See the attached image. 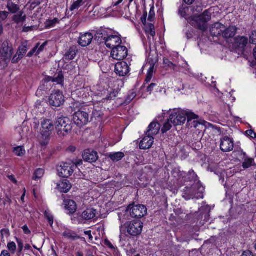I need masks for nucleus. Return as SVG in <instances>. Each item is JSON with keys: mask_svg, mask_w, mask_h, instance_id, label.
Returning <instances> with one entry per match:
<instances>
[{"mask_svg": "<svg viewBox=\"0 0 256 256\" xmlns=\"http://www.w3.org/2000/svg\"><path fill=\"white\" fill-rule=\"evenodd\" d=\"M13 152L16 156H22L24 154L26 151L22 146H20L14 148Z\"/></svg>", "mask_w": 256, "mask_h": 256, "instance_id": "obj_36", "label": "nucleus"}, {"mask_svg": "<svg viewBox=\"0 0 256 256\" xmlns=\"http://www.w3.org/2000/svg\"><path fill=\"white\" fill-rule=\"evenodd\" d=\"M148 128L146 134H149L153 136L158 133L160 128V126L158 123L153 122L150 124Z\"/></svg>", "mask_w": 256, "mask_h": 256, "instance_id": "obj_21", "label": "nucleus"}, {"mask_svg": "<svg viewBox=\"0 0 256 256\" xmlns=\"http://www.w3.org/2000/svg\"><path fill=\"white\" fill-rule=\"evenodd\" d=\"M179 14L182 17H184L186 15V8L183 6L180 8L178 10Z\"/></svg>", "mask_w": 256, "mask_h": 256, "instance_id": "obj_49", "label": "nucleus"}, {"mask_svg": "<svg viewBox=\"0 0 256 256\" xmlns=\"http://www.w3.org/2000/svg\"><path fill=\"white\" fill-rule=\"evenodd\" d=\"M197 175L194 172V170H192L189 171L186 180L188 181H196L197 179Z\"/></svg>", "mask_w": 256, "mask_h": 256, "instance_id": "obj_40", "label": "nucleus"}, {"mask_svg": "<svg viewBox=\"0 0 256 256\" xmlns=\"http://www.w3.org/2000/svg\"><path fill=\"white\" fill-rule=\"evenodd\" d=\"M62 236L72 240H74L76 239L80 238V236H78L75 232L68 230L62 233Z\"/></svg>", "mask_w": 256, "mask_h": 256, "instance_id": "obj_29", "label": "nucleus"}, {"mask_svg": "<svg viewBox=\"0 0 256 256\" xmlns=\"http://www.w3.org/2000/svg\"><path fill=\"white\" fill-rule=\"evenodd\" d=\"M28 50L27 43H22L18 48L17 52V54L19 56V58H23Z\"/></svg>", "mask_w": 256, "mask_h": 256, "instance_id": "obj_28", "label": "nucleus"}, {"mask_svg": "<svg viewBox=\"0 0 256 256\" xmlns=\"http://www.w3.org/2000/svg\"><path fill=\"white\" fill-rule=\"evenodd\" d=\"M124 156V154L122 152H118L112 154H110L109 155L110 158L114 162H118L121 160Z\"/></svg>", "mask_w": 256, "mask_h": 256, "instance_id": "obj_31", "label": "nucleus"}, {"mask_svg": "<svg viewBox=\"0 0 256 256\" xmlns=\"http://www.w3.org/2000/svg\"><path fill=\"white\" fill-rule=\"evenodd\" d=\"M146 17H147V12H144L143 15L142 16L141 18V21L142 23V24L144 26H146Z\"/></svg>", "mask_w": 256, "mask_h": 256, "instance_id": "obj_51", "label": "nucleus"}, {"mask_svg": "<svg viewBox=\"0 0 256 256\" xmlns=\"http://www.w3.org/2000/svg\"><path fill=\"white\" fill-rule=\"evenodd\" d=\"M76 166L74 162H65L58 167V172L60 176L68 178L73 174Z\"/></svg>", "mask_w": 256, "mask_h": 256, "instance_id": "obj_7", "label": "nucleus"}, {"mask_svg": "<svg viewBox=\"0 0 256 256\" xmlns=\"http://www.w3.org/2000/svg\"><path fill=\"white\" fill-rule=\"evenodd\" d=\"M40 124V142L42 145L45 146L48 144L50 136L54 130V124L52 120L46 118L41 119Z\"/></svg>", "mask_w": 256, "mask_h": 256, "instance_id": "obj_3", "label": "nucleus"}, {"mask_svg": "<svg viewBox=\"0 0 256 256\" xmlns=\"http://www.w3.org/2000/svg\"><path fill=\"white\" fill-rule=\"evenodd\" d=\"M93 38L92 34L90 32L80 34L78 43L82 46H87L91 44Z\"/></svg>", "mask_w": 256, "mask_h": 256, "instance_id": "obj_16", "label": "nucleus"}, {"mask_svg": "<svg viewBox=\"0 0 256 256\" xmlns=\"http://www.w3.org/2000/svg\"><path fill=\"white\" fill-rule=\"evenodd\" d=\"M78 52V50L76 46H70L64 54L66 60H70L74 59Z\"/></svg>", "mask_w": 256, "mask_h": 256, "instance_id": "obj_26", "label": "nucleus"}, {"mask_svg": "<svg viewBox=\"0 0 256 256\" xmlns=\"http://www.w3.org/2000/svg\"><path fill=\"white\" fill-rule=\"evenodd\" d=\"M35 28L34 26H24L23 28L22 32H28L30 31H32L34 30V28Z\"/></svg>", "mask_w": 256, "mask_h": 256, "instance_id": "obj_58", "label": "nucleus"}, {"mask_svg": "<svg viewBox=\"0 0 256 256\" xmlns=\"http://www.w3.org/2000/svg\"><path fill=\"white\" fill-rule=\"evenodd\" d=\"M58 190L64 193H67L72 188V184L67 180L62 181L57 186Z\"/></svg>", "mask_w": 256, "mask_h": 256, "instance_id": "obj_24", "label": "nucleus"}, {"mask_svg": "<svg viewBox=\"0 0 256 256\" xmlns=\"http://www.w3.org/2000/svg\"><path fill=\"white\" fill-rule=\"evenodd\" d=\"M7 8L12 14H15L20 9L19 6L14 3L12 0H8L6 6Z\"/></svg>", "mask_w": 256, "mask_h": 256, "instance_id": "obj_27", "label": "nucleus"}, {"mask_svg": "<svg viewBox=\"0 0 256 256\" xmlns=\"http://www.w3.org/2000/svg\"><path fill=\"white\" fill-rule=\"evenodd\" d=\"M18 246V252H21L23 249V244L21 240H17Z\"/></svg>", "mask_w": 256, "mask_h": 256, "instance_id": "obj_56", "label": "nucleus"}, {"mask_svg": "<svg viewBox=\"0 0 256 256\" xmlns=\"http://www.w3.org/2000/svg\"><path fill=\"white\" fill-rule=\"evenodd\" d=\"M65 208L68 212L69 214H74L77 210L76 202L71 200H66L64 201Z\"/></svg>", "mask_w": 256, "mask_h": 256, "instance_id": "obj_22", "label": "nucleus"}, {"mask_svg": "<svg viewBox=\"0 0 256 256\" xmlns=\"http://www.w3.org/2000/svg\"><path fill=\"white\" fill-rule=\"evenodd\" d=\"M39 124H40L39 121L37 119L35 118L34 120V128L35 130H38V128Z\"/></svg>", "mask_w": 256, "mask_h": 256, "instance_id": "obj_61", "label": "nucleus"}, {"mask_svg": "<svg viewBox=\"0 0 256 256\" xmlns=\"http://www.w3.org/2000/svg\"><path fill=\"white\" fill-rule=\"evenodd\" d=\"M22 229L23 230L24 233L26 234H29L31 233V232L30 230L26 225L24 226Z\"/></svg>", "mask_w": 256, "mask_h": 256, "instance_id": "obj_59", "label": "nucleus"}, {"mask_svg": "<svg viewBox=\"0 0 256 256\" xmlns=\"http://www.w3.org/2000/svg\"><path fill=\"white\" fill-rule=\"evenodd\" d=\"M126 211L129 212L132 218H142L147 214V208L142 204H130Z\"/></svg>", "mask_w": 256, "mask_h": 256, "instance_id": "obj_6", "label": "nucleus"}, {"mask_svg": "<svg viewBox=\"0 0 256 256\" xmlns=\"http://www.w3.org/2000/svg\"><path fill=\"white\" fill-rule=\"evenodd\" d=\"M84 234L86 236H88V238L90 240H93V236H92L91 234V231L88 230V231H85L84 232Z\"/></svg>", "mask_w": 256, "mask_h": 256, "instance_id": "obj_62", "label": "nucleus"}, {"mask_svg": "<svg viewBox=\"0 0 256 256\" xmlns=\"http://www.w3.org/2000/svg\"><path fill=\"white\" fill-rule=\"evenodd\" d=\"M249 42L252 44H256V30H252L248 34Z\"/></svg>", "mask_w": 256, "mask_h": 256, "instance_id": "obj_38", "label": "nucleus"}, {"mask_svg": "<svg viewBox=\"0 0 256 256\" xmlns=\"http://www.w3.org/2000/svg\"><path fill=\"white\" fill-rule=\"evenodd\" d=\"M0 256H10L9 252L8 250H4L2 252Z\"/></svg>", "mask_w": 256, "mask_h": 256, "instance_id": "obj_64", "label": "nucleus"}, {"mask_svg": "<svg viewBox=\"0 0 256 256\" xmlns=\"http://www.w3.org/2000/svg\"><path fill=\"white\" fill-rule=\"evenodd\" d=\"M204 190V188L198 182L191 187H186L184 190L182 197L186 200L202 198Z\"/></svg>", "mask_w": 256, "mask_h": 256, "instance_id": "obj_5", "label": "nucleus"}, {"mask_svg": "<svg viewBox=\"0 0 256 256\" xmlns=\"http://www.w3.org/2000/svg\"><path fill=\"white\" fill-rule=\"evenodd\" d=\"M128 54V48L122 46H119L114 48L111 52L112 57L116 60H122L126 58Z\"/></svg>", "mask_w": 256, "mask_h": 256, "instance_id": "obj_12", "label": "nucleus"}, {"mask_svg": "<svg viewBox=\"0 0 256 256\" xmlns=\"http://www.w3.org/2000/svg\"><path fill=\"white\" fill-rule=\"evenodd\" d=\"M0 232L2 237L4 236L8 237L10 236V230L8 229H2Z\"/></svg>", "mask_w": 256, "mask_h": 256, "instance_id": "obj_50", "label": "nucleus"}, {"mask_svg": "<svg viewBox=\"0 0 256 256\" xmlns=\"http://www.w3.org/2000/svg\"><path fill=\"white\" fill-rule=\"evenodd\" d=\"M84 0H78L74 2L70 8V11H73L76 9H78L82 4Z\"/></svg>", "mask_w": 256, "mask_h": 256, "instance_id": "obj_41", "label": "nucleus"}, {"mask_svg": "<svg viewBox=\"0 0 256 256\" xmlns=\"http://www.w3.org/2000/svg\"><path fill=\"white\" fill-rule=\"evenodd\" d=\"M44 170L42 168H38L34 174L32 179L34 180H37L41 178L44 176Z\"/></svg>", "mask_w": 256, "mask_h": 256, "instance_id": "obj_33", "label": "nucleus"}, {"mask_svg": "<svg viewBox=\"0 0 256 256\" xmlns=\"http://www.w3.org/2000/svg\"><path fill=\"white\" fill-rule=\"evenodd\" d=\"M44 216L46 218L50 224L52 226L54 224V218L52 215L48 211H46Z\"/></svg>", "mask_w": 256, "mask_h": 256, "instance_id": "obj_44", "label": "nucleus"}, {"mask_svg": "<svg viewBox=\"0 0 256 256\" xmlns=\"http://www.w3.org/2000/svg\"><path fill=\"white\" fill-rule=\"evenodd\" d=\"M224 26L221 23L216 22L212 24L210 29V32L212 36L218 37L222 36Z\"/></svg>", "mask_w": 256, "mask_h": 256, "instance_id": "obj_17", "label": "nucleus"}, {"mask_svg": "<svg viewBox=\"0 0 256 256\" xmlns=\"http://www.w3.org/2000/svg\"><path fill=\"white\" fill-rule=\"evenodd\" d=\"M96 210L94 208H87L82 214V217L85 220H90L96 216Z\"/></svg>", "mask_w": 256, "mask_h": 256, "instance_id": "obj_25", "label": "nucleus"}, {"mask_svg": "<svg viewBox=\"0 0 256 256\" xmlns=\"http://www.w3.org/2000/svg\"><path fill=\"white\" fill-rule=\"evenodd\" d=\"M143 224L140 220L132 221L126 226L128 232L132 236H136L140 234Z\"/></svg>", "mask_w": 256, "mask_h": 256, "instance_id": "obj_10", "label": "nucleus"}, {"mask_svg": "<svg viewBox=\"0 0 256 256\" xmlns=\"http://www.w3.org/2000/svg\"><path fill=\"white\" fill-rule=\"evenodd\" d=\"M26 18V16L22 12H19L18 14L14 15L13 18L14 21L18 24L23 23Z\"/></svg>", "mask_w": 256, "mask_h": 256, "instance_id": "obj_30", "label": "nucleus"}, {"mask_svg": "<svg viewBox=\"0 0 256 256\" xmlns=\"http://www.w3.org/2000/svg\"><path fill=\"white\" fill-rule=\"evenodd\" d=\"M211 18L210 10H206L200 15L194 16L190 24L193 26L204 32L207 30V22L210 20Z\"/></svg>", "mask_w": 256, "mask_h": 256, "instance_id": "obj_4", "label": "nucleus"}, {"mask_svg": "<svg viewBox=\"0 0 256 256\" xmlns=\"http://www.w3.org/2000/svg\"><path fill=\"white\" fill-rule=\"evenodd\" d=\"M118 92H111L110 94V96L106 98L107 100H113L114 98H116L117 96Z\"/></svg>", "mask_w": 256, "mask_h": 256, "instance_id": "obj_52", "label": "nucleus"}, {"mask_svg": "<svg viewBox=\"0 0 256 256\" xmlns=\"http://www.w3.org/2000/svg\"><path fill=\"white\" fill-rule=\"evenodd\" d=\"M164 64L166 66L172 69H174L176 66V65L175 64H173L172 62H170L168 59L166 58H164Z\"/></svg>", "mask_w": 256, "mask_h": 256, "instance_id": "obj_45", "label": "nucleus"}, {"mask_svg": "<svg viewBox=\"0 0 256 256\" xmlns=\"http://www.w3.org/2000/svg\"><path fill=\"white\" fill-rule=\"evenodd\" d=\"M154 138L152 136L146 134L140 144V148L142 150H146L150 148L154 143Z\"/></svg>", "mask_w": 256, "mask_h": 256, "instance_id": "obj_19", "label": "nucleus"}, {"mask_svg": "<svg viewBox=\"0 0 256 256\" xmlns=\"http://www.w3.org/2000/svg\"><path fill=\"white\" fill-rule=\"evenodd\" d=\"M242 256H254V255L250 251L248 250L244 252Z\"/></svg>", "mask_w": 256, "mask_h": 256, "instance_id": "obj_63", "label": "nucleus"}, {"mask_svg": "<svg viewBox=\"0 0 256 256\" xmlns=\"http://www.w3.org/2000/svg\"><path fill=\"white\" fill-rule=\"evenodd\" d=\"M254 162V160L252 158H248L244 156L242 166L244 168H248L251 166Z\"/></svg>", "mask_w": 256, "mask_h": 256, "instance_id": "obj_34", "label": "nucleus"}, {"mask_svg": "<svg viewBox=\"0 0 256 256\" xmlns=\"http://www.w3.org/2000/svg\"><path fill=\"white\" fill-rule=\"evenodd\" d=\"M50 80L52 82H56L58 84H60L64 81V76L62 74L59 73L57 76H55L54 77L50 78Z\"/></svg>", "mask_w": 256, "mask_h": 256, "instance_id": "obj_35", "label": "nucleus"}, {"mask_svg": "<svg viewBox=\"0 0 256 256\" xmlns=\"http://www.w3.org/2000/svg\"><path fill=\"white\" fill-rule=\"evenodd\" d=\"M104 42L106 46L110 48H116L122 44L120 38L116 36H112L104 38Z\"/></svg>", "mask_w": 256, "mask_h": 256, "instance_id": "obj_15", "label": "nucleus"}, {"mask_svg": "<svg viewBox=\"0 0 256 256\" xmlns=\"http://www.w3.org/2000/svg\"><path fill=\"white\" fill-rule=\"evenodd\" d=\"M154 66H150V68L148 74H146V82H148L150 81V80L152 78V74L154 72Z\"/></svg>", "mask_w": 256, "mask_h": 256, "instance_id": "obj_43", "label": "nucleus"}, {"mask_svg": "<svg viewBox=\"0 0 256 256\" xmlns=\"http://www.w3.org/2000/svg\"><path fill=\"white\" fill-rule=\"evenodd\" d=\"M47 44H48L47 42H44L42 45H40H40L38 48L39 53H40V52H42V51L44 50V48L47 45Z\"/></svg>", "mask_w": 256, "mask_h": 256, "instance_id": "obj_57", "label": "nucleus"}, {"mask_svg": "<svg viewBox=\"0 0 256 256\" xmlns=\"http://www.w3.org/2000/svg\"><path fill=\"white\" fill-rule=\"evenodd\" d=\"M156 86V84L152 83L147 88V90L150 93H151V92L153 90L154 88Z\"/></svg>", "mask_w": 256, "mask_h": 256, "instance_id": "obj_60", "label": "nucleus"}, {"mask_svg": "<svg viewBox=\"0 0 256 256\" xmlns=\"http://www.w3.org/2000/svg\"><path fill=\"white\" fill-rule=\"evenodd\" d=\"M22 58H19V56H18L16 53L12 59V62L13 64H16Z\"/></svg>", "mask_w": 256, "mask_h": 256, "instance_id": "obj_55", "label": "nucleus"}, {"mask_svg": "<svg viewBox=\"0 0 256 256\" xmlns=\"http://www.w3.org/2000/svg\"><path fill=\"white\" fill-rule=\"evenodd\" d=\"M246 134L248 136H250L252 138H254L256 134V133L251 130H247L246 132Z\"/></svg>", "mask_w": 256, "mask_h": 256, "instance_id": "obj_54", "label": "nucleus"}, {"mask_svg": "<svg viewBox=\"0 0 256 256\" xmlns=\"http://www.w3.org/2000/svg\"><path fill=\"white\" fill-rule=\"evenodd\" d=\"M130 67L125 62H118L115 66V72L120 76H124L130 72Z\"/></svg>", "mask_w": 256, "mask_h": 256, "instance_id": "obj_14", "label": "nucleus"}, {"mask_svg": "<svg viewBox=\"0 0 256 256\" xmlns=\"http://www.w3.org/2000/svg\"><path fill=\"white\" fill-rule=\"evenodd\" d=\"M198 118V116L194 112H186L181 109H174L170 114V120L174 126H176L184 124L186 118L188 123H190L192 120Z\"/></svg>", "mask_w": 256, "mask_h": 256, "instance_id": "obj_1", "label": "nucleus"}, {"mask_svg": "<svg viewBox=\"0 0 256 256\" xmlns=\"http://www.w3.org/2000/svg\"><path fill=\"white\" fill-rule=\"evenodd\" d=\"M248 40L244 36H238L234 38V46L244 50L248 44Z\"/></svg>", "mask_w": 256, "mask_h": 256, "instance_id": "obj_20", "label": "nucleus"}, {"mask_svg": "<svg viewBox=\"0 0 256 256\" xmlns=\"http://www.w3.org/2000/svg\"><path fill=\"white\" fill-rule=\"evenodd\" d=\"M173 124L170 122V118L164 124L163 128H162V134L170 130Z\"/></svg>", "mask_w": 256, "mask_h": 256, "instance_id": "obj_37", "label": "nucleus"}, {"mask_svg": "<svg viewBox=\"0 0 256 256\" xmlns=\"http://www.w3.org/2000/svg\"><path fill=\"white\" fill-rule=\"evenodd\" d=\"M8 15V12L6 11L0 12V22L6 20Z\"/></svg>", "mask_w": 256, "mask_h": 256, "instance_id": "obj_48", "label": "nucleus"}, {"mask_svg": "<svg viewBox=\"0 0 256 256\" xmlns=\"http://www.w3.org/2000/svg\"><path fill=\"white\" fill-rule=\"evenodd\" d=\"M58 22L59 20L58 18H54L52 20H48L46 22V26L49 28H52Z\"/></svg>", "mask_w": 256, "mask_h": 256, "instance_id": "obj_39", "label": "nucleus"}, {"mask_svg": "<svg viewBox=\"0 0 256 256\" xmlns=\"http://www.w3.org/2000/svg\"><path fill=\"white\" fill-rule=\"evenodd\" d=\"M234 142L232 138L225 136L220 140V148L224 152H229L233 150Z\"/></svg>", "mask_w": 256, "mask_h": 256, "instance_id": "obj_13", "label": "nucleus"}, {"mask_svg": "<svg viewBox=\"0 0 256 256\" xmlns=\"http://www.w3.org/2000/svg\"><path fill=\"white\" fill-rule=\"evenodd\" d=\"M238 29L235 26H230L226 28L224 26V30L222 36L224 38H233L236 34Z\"/></svg>", "mask_w": 256, "mask_h": 256, "instance_id": "obj_23", "label": "nucleus"}, {"mask_svg": "<svg viewBox=\"0 0 256 256\" xmlns=\"http://www.w3.org/2000/svg\"><path fill=\"white\" fill-rule=\"evenodd\" d=\"M55 126L58 135L60 137H64L71 132L72 124L68 118L60 117L56 120Z\"/></svg>", "mask_w": 256, "mask_h": 256, "instance_id": "obj_2", "label": "nucleus"}, {"mask_svg": "<svg viewBox=\"0 0 256 256\" xmlns=\"http://www.w3.org/2000/svg\"><path fill=\"white\" fill-rule=\"evenodd\" d=\"M0 58L5 62L10 61L13 54L12 44L8 42H4L0 52Z\"/></svg>", "mask_w": 256, "mask_h": 256, "instance_id": "obj_11", "label": "nucleus"}, {"mask_svg": "<svg viewBox=\"0 0 256 256\" xmlns=\"http://www.w3.org/2000/svg\"><path fill=\"white\" fill-rule=\"evenodd\" d=\"M144 26L146 32L148 34H150L152 37L156 35V32L154 24H148Z\"/></svg>", "mask_w": 256, "mask_h": 256, "instance_id": "obj_32", "label": "nucleus"}, {"mask_svg": "<svg viewBox=\"0 0 256 256\" xmlns=\"http://www.w3.org/2000/svg\"><path fill=\"white\" fill-rule=\"evenodd\" d=\"M155 16V12L154 10V8H151L150 11L149 12V15L148 17V20L150 22H152Z\"/></svg>", "mask_w": 256, "mask_h": 256, "instance_id": "obj_47", "label": "nucleus"}, {"mask_svg": "<svg viewBox=\"0 0 256 256\" xmlns=\"http://www.w3.org/2000/svg\"><path fill=\"white\" fill-rule=\"evenodd\" d=\"M16 244L14 242H9L8 244V248L12 252V254H14L16 250Z\"/></svg>", "mask_w": 256, "mask_h": 256, "instance_id": "obj_46", "label": "nucleus"}, {"mask_svg": "<svg viewBox=\"0 0 256 256\" xmlns=\"http://www.w3.org/2000/svg\"><path fill=\"white\" fill-rule=\"evenodd\" d=\"M104 244L112 250H114V247L112 244L108 240H104Z\"/></svg>", "mask_w": 256, "mask_h": 256, "instance_id": "obj_53", "label": "nucleus"}, {"mask_svg": "<svg viewBox=\"0 0 256 256\" xmlns=\"http://www.w3.org/2000/svg\"><path fill=\"white\" fill-rule=\"evenodd\" d=\"M83 159L87 162L92 163L96 162L98 159V153L92 150H87L82 154Z\"/></svg>", "mask_w": 256, "mask_h": 256, "instance_id": "obj_18", "label": "nucleus"}, {"mask_svg": "<svg viewBox=\"0 0 256 256\" xmlns=\"http://www.w3.org/2000/svg\"><path fill=\"white\" fill-rule=\"evenodd\" d=\"M64 102V97L62 92L59 90L53 92L48 98L49 104L54 107L60 106Z\"/></svg>", "mask_w": 256, "mask_h": 256, "instance_id": "obj_8", "label": "nucleus"}, {"mask_svg": "<svg viewBox=\"0 0 256 256\" xmlns=\"http://www.w3.org/2000/svg\"><path fill=\"white\" fill-rule=\"evenodd\" d=\"M73 120L78 126L82 128L89 122V116L84 112L78 110L74 114Z\"/></svg>", "mask_w": 256, "mask_h": 256, "instance_id": "obj_9", "label": "nucleus"}, {"mask_svg": "<svg viewBox=\"0 0 256 256\" xmlns=\"http://www.w3.org/2000/svg\"><path fill=\"white\" fill-rule=\"evenodd\" d=\"M40 43H38L36 45L30 50L27 56L28 57H32L33 55H38L40 53L38 51V48L40 46Z\"/></svg>", "mask_w": 256, "mask_h": 256, "instance_id": "obj_42", "label": "nucleus"}]
</instances>
